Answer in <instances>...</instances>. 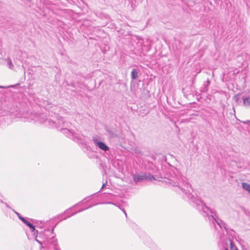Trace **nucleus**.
<instances>
[{
	"mask_svg": "<svg viewBox=\"0 0 250 250\" xmlns=\"http://www.w3.org/2000/svg\"><path fill=\"white\" fill-rule=\"evenodd\" d=\"M242 187L247 191H248L250 193V184L246 183H242Z\"/></svg>",
	"mask_w": 250,
	"mask_h": 250,
	"instance_id": "9b49d317",
	"label": "nucleus"
},
{
	"mask_svg": "<svg viewBox=\"0 0 250 250\" xmlns=\"http://www.w3.org/2000/svg\"><path fill=\"white\" fill-rule=\"evenodd\" d=\"M14 212H15V213L17 215V216H18L19 218V219H20V220H21L23 223H24V222L25 221L26 219H25L24 217H22V216L20 215V213H19L18 212H17L15 211V210H14Z\"/></svg>",
	"mask_w": 250,
	"mask_h": 250,
	"instance_id": "4468645a",
	"label": "nucleus"
},
{
	"mask_svg": "<svg viewBox=\"0 0 250 250\" xmlns=\"http://www.w3.org/2000/svg\"><path fill=\"white\" fill-rule=\"evenodd\" d=\"M0 202H1L2 203H4L1 200H0Z\"/></svg>",
	"mask_w": 250,
	"mask_h": 250,
	"instance_id": "4be33fe9",
	"label": "nucleus"
},
{
	"mask_svg": "<svg viewBox=\"0 0 250 250\" xmlns=\"http://www.w3.org/2000/svg\"><path fill=\"white\" fill-rule=\"evenodd\" d=\"M37 119H35L36 121H39L41 123L44 122L45 124L49 125L50 127H54L55 126V123L50 119H45V116L44 114L40 115L39 116L37 117Z\"/></svg>",
	"mask_w": 250,
	"mask_h": 250,
	"instance_id": "20e7f679",
	"label": "nucleus"
},
{
	"mask_svg": "<svg viewBox=\"0 0 250 250\" xmlns=\"http://www.w3.org/2000/svg\"><path fill=\"white\" fill-rule=\"evenodd\" d=\"M242 123H243V124H246V125H249V124H250V121L247 120L245 121H242Z\"/></svg>",
	"mask_w": 250,
	"mask_h": 250,
	"instance_id": "f3484780",
	"label": "nucleus"
},
{
	"mask_svg": "<svg viewBox=\"0 0 250 250\" xmlns=\"http://www.w3.org/2000/svg\"><path fill=\"white\" fill-rule=\"evenodd\" d=\"M106 184H107V182H106L105 183H104V184H103V185H102V187H101V189H100V191L101 190H102V189L104 188V187L105 186V185H106Z\"/></svg>",
	"mask_w": 250,
	"mask_h": 250,
	"instance_id": "a211bd4d",
	"label": "nucleus"
},
{
	"mask_svg": "<svg viewBox=\"0 0 250 250\" xmlns=\"http://www.w3.org/2000/svg\"><path fill=\"white\" fill-rule=\"evenodd\" d=\"M123 211L124 212L125 214V216L127 217V214L124 209H122Z\"/></svg>",
	"mask_w": 250,
	"mask_h": 250,
	"instance_id": "aec40b11",
	"label": "nucleus"
},
{
	"mask_svg": "<svg viewBox=\"0 0 250 250\" xmlns=\"http://www.w3.org/2000/svg\"><path fill=\"white\" fill-rule=\"evenodd\" d=\"M243 101L244 104L246 106H250V97H243Z\"/></svg>",
	"mask_w": 250,
	"mask_h": 250,
	"instance_id": "0eeeda50",
	"label": "nucleus"
},
{
	"mask_svg": "<svg viewBox=\"0 0 250 250\" xmlns=\"http://www.w3.org/2000/svg\"><path fill=\"white\" fill-rule=\"evenodd\" d=\"M133 179L135 183H137L143 181H152L155 180V178L150 174L144 173L141 175L135 174L133 176Z\"/></svg>",
	"mask_w": 250,
	"mask_h": 250,
	"instance_id": "7ed1b4c3",
	"label": "nucleus"
},
{
	"mask_svg": "<svg viewBox=\"0 0 250 250\" xmlns=\"http://www.w3.org/2000/svg\"><path fill=\"white\" fill-rule=\"evenodd\" d=\"M93 141L94 144L100 149L104 152L109 150V147L104 142L99 141L97 139L93 138Z\"/></svg>",
	"mask_w": 250,
	"mask_h": 250,
	"instance_id": "39448f33",
	"label": "nucleus"
},
{
	"mask_svg": "<svg viewBox=\"0 0 250 250\" xmlns=\"http://www.w3.org/2000/svg\"><path fill=\"white\" fill-rule=\"evenodd\" d=\"M4 204H5L6 207H9L8 205L7 204H6V203H4Z\"/></svg>",
	"mask_w": 250,
	"mask_h": 250,
	"instance_id": "5701e85b",
	"label": "nucleus"
},
{
	"mask_svg": "<svg viewBox=\"0 0 250 250\" xmlns=\"http://www.w3.org/2000/svg\"><path fill=\"white\" fill-rule=\"evenodd\" d=\"M131 78L132 80H135L138 78V72L136 69H133L131 73Z\"/></svg>",
	"mask_w": 250,
	"mask_h": 250,
	"instance_id": "6e6552de",
	"label": "nucleus"
},
{
	"mask_svg": "<svg viewBox=\"0 0 250 250\" xmlns=\"http://www.w3.org/2000/svg\"><path fill=\"white\" fill-rule=\"evenodd\" d=\"M98 204H96V205H97ZM95 205V204H93V205H90L89 206V207L86 208H83V209H80L78 211H75V212H72L71 214H69V212L72 209V208H70L68 210H67L65 212V214H67V217H69L71 216H73L75 214H76V213H77L78 212H80L82 211H83L85 209H88L89 208H90L93 206H94Z\"/></svg>",
	"mask_w": 250,
	"mask_h": 250,
	"instance_id": "423d86ee",
	"label": "nucleus"
},
{
	"mask_svg": "<svg viewBox=\"0 0 250 250\" xmlns=\"http://www.w3.org/2000/svg\"><path fill=\"white\" fill-rule=\"evenodd\" d=\"M184 179H186V178L184 177L181 179V181L180 179H178V181L174 179H170V183L173 186L178 187L187 195L188 198L191 202L195 203L197 206H201L203 213L207 214L209 220L211 219L214 220L221 228H224V229L227 230L226 224L218 218L216 212L206 206L205 204L203 203L201 199H197L190 193L191 191H193L191 186L187 182L185 183Z\"/></svg>",
	"mask_w": 250,
	"mask_h": 250,
	"instance_id": "f257e3e1",
	"label": "nucleus"
},
{
	"mask_svg": "<svg viewBox=\"0 0 250 250\" xmlns=\"http://www.w3.org/2000/svg\"><path fill=\"white\" fill-rule=\"evenodd\" d=\"M24 223L26 224L30 229L31 231L34 232L35 230V226L32 224L27 221L26 220L24 222Z\"/></svg>",
	"mask_w": 250,
	"mask_h": 250,
	"instance_id": "1a4fd4ad",
	"label": "nucleus"
},
{
	"mask_svg": "<svg viewBox=\"0 0 250 250\" xmlns=\"http://www.w3.org/2000/svg\"><path fill=\"white\" fill-rule=\"evenodd\" d=\"M230 246H231V249H233V247H234L233 243L231 241H230Z\"/></svg>",
	"mask_w": 250,
	"mask_h": 250,
	"instance_id": "6ab92c4d",
	"label": "nucleus"
},
{
	"mask_svg": "<svg viewBox=\"0 0 250 250\" xmlns=\"http://www.w3.org/2000/svg\"><path fill=\"white\" fill-rule=\"evenodd\" d=\"M49 243H51L54 246L55 248H56V247L57 246V239H54V237H52L49 239Z\"/></svg>",
	"mask_w": 250,
	"mask_h": 250,
	"instance_id": "f8f14e48",
	"label": "nucleus"
},
{
	"mask_svg": "<svg viewBox=\"0 0 250 250\" xmlns=\"http://www.w3.org/2000/svg\"><path fill=\"white\" fill-rule=\"evenodd\" d=\"M7 63H8V66L9 68L10 69H12L14 65H13L11 60L8 59Z\"/></svg>",
	"mask_w": 250,
	"mask_h": 250,
	"instance_id": "dca6fc26",
	"label": "nucleus"
},
{
	"mask_svg": "<svg viewBox=\"0 0 250 250\" xmlns=\"http://www.w3.org/2000/svg\"><path fill=\"white\" fill-rule=\"evenodd\" d=\"M2 87L0 86V88H1Z\"/></svg>",
	"mask_w": 250,
	"mask_h": 250,
	"instance_id": "b1692460",
	"label": "nucleus"
},
{
	"mask_svg": "<svg viewBox=\"0 0 250 250\" xmlns=\"http://www.w3.org/2000/svg\"><path fill=\"white\" fill-rule=\"evenodd\" d=\"M210 83V82L209 79L206 82V83H205L204 87L202 88V91L203 92H207L208 91V86Z\"/></svg>",
	"mask_w": 250,
	"mask_h": 250,
	"instance_id": "9d476101",
	"label": "nucleus"
},
{
	"mask_svg": "<svg viewBox=\"0 0 250 250\" xmlns=\"http://www.w3.org/2000/svg\"><path fill=\"white\" fill-rule=\"evenodd\" d=\"M107 203H108V204H114L113 203H112V202H108Z\"/></svg>",
	"mask_w": 250,
	"mask_h": 250,
	"instance_id": "412c9836",
	"label": "nucleus"
},
{
	"mask_svg": "<svg viewBox=\"0 0 250 250\" xmlns=\"http://www.w3.org/2000/svg\"><path fill=\"white\" fill-rule=\"evenodd\" d=\"M36 241L40 245H42V243L45 244L46 242L47 241V238H45L43 241L42 242V241H40L37 239V236H36V238L35 239Z\"/></svg>",
	"mask_w": 250,
	"mask_h": 250,
	"instance_id": "2eb2a0df",
	"label": "nucleus"
},
{
	"mask_svg": "<svg viewBox=\"0 0 250 250\" xmlns=\"http://www.w3.org/2000/svg\"><path fill=\"white\" fill-rule=\"evenodd\" d=\"M59 124L60 125H61V124L62 125V127L63 128L62 129V131H63V133L64 134H65L67 137L70 138H73L74 139L75 138L76 139H77L78 141H81V142L83 144V145H84L85 146H86L85 143H84V141H83V136L77 133H75L72 132V131H71L69 129H67V128H65L66 127L69 126V123L65 122L64 121V119H63V118L61 117L60 119H59Z\"/></svg>",
	"mask_w": 250,
	"mask_h": 250,
	"instance_id": "f03ea898",
	"label": "nucleus"
},
{
	"mask_svg": "<svg viewBox=\"0 0 250 250\" xmlns=\"http://www.w3.org/2000/svg\"><path fill=\"white\" fill-rule=\"evenodd\" d=\"M54 231V228H53L51 230L49 229H45L43 232V235H47L49 233H53Z\"/></svg>",
	"mask_w": 250,
	"mask_h": 250,
	"instance_id": "ddd939ff",
	"label": "nucleus"
},
{
	"mask_svg": "<svg viewBox=\"0 0 250 250\" xmlns=\"http://www.w3.org/2000/svg\"><path fill=\"white\" fill-rule=\"evenodd\" d=\"M225 250H228V249H226Z\"/></svg>",
	"mask_w": 250,
	"mask_h": 250,
	"instance_id": "393cba45",
	"label": "nucleus"
}]
</instances>
